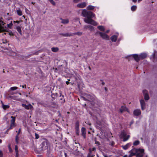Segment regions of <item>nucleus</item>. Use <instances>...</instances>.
I'll use <instances>...</instances> for the list:
<instances>
[{
  "mask_svg": "<svg viewBox=\"0 0 157 157\" xmlns=\"http://www.w3.org/2000/svg\"><path fill=\"white\" fill-rule=\"evenodd\" d=\"M82 14L83 17H86L84 19L85 23L94 26L98 25V23L92 19L95 16L92 12L88 11L84 9L82 10Z\"/></svg>",
  "mask_w": 157,
  "mask_h": 157,
  "instance_id": "f257e3e1",
  "label": "nucleus"
},
{
  "mask_svg": "<svg viewBox=\"0 0 157 157\" xmlns=\"http://www.w3.org/2000/svg\"><path fill=\"white\" fill-rule=\"evenodd\" d=\"M49 145L48 141L46 140H44L40 145V148L42 150H45L48 149Z\"/></svg>",
  "mask_w": 157,
  "mask_h": 157,
  "instance_id": "f03ea898",
  "label": "nucleus"
},
{
  "mask_svg": "<svg viewBox=\"0 0 157 157\" xmlns=\"http://www.w3.org/2000/svg\"><path fill=\"white\" fill-rule=\"evenodd\" d=\"M97 33H98L103 39L107 40H109V36L106 33L100 32H98Z\"/></svg>",
  "mask_w": 157,
  "mask_h": 157,
  "instance_id": "7ed1b4c3",
  "label": "nucleus"
},
{
  "mask_svg": "<svg viewBox=\"0 0 157 157\" xmlns=\"http://www.w3.org/2000/svg\"><path fill=\"white\" fill-rule=\"evenodd\" d=\"M137 153L136 155V157H143L144 155V150L142 149H139L137 150Z\"/></svg>",
  "mask_w": 157,
  "mask_h": 157,
  "instance_id": "20e7f679",
  "label": "nucleus"
},
{
  "mask_svg": "<svg viewBox=\"0 0 157 157\" xmlns=\"http://www.w3.org/2000/svg\"><path fill=\"white\" fill-rule=\"evenodd\" d=\"M59 35L63 37H70L73 36V33H61Z\"/></svg>",
  "mask_w": 157,
  "mask_h": 157,
  "instance_id": "39448f33",
  "label": "nucleus"
},
{
  "mask_svg": "<svg viewBox=\"0 0 157 157\" xmlns=\"http://www.w3.org/2000/svg\"><path fill=\"white\" fill-rule=\"evenodd\" d=\"M143 94L144 96V99L146 101L148 100L149 99L148 92L146 90H144L143 91Z\"/></svg>",
  "mask_w": 157,
  "mask_h": 157,
  "instance_id": "423d86ee",
  "label": "nucleus"
},
{
  "mask_svg": "<svg viewBox=\"0 0 157 157\" xmlns=\"http://www.w3.org/2000/svg\"><path fill=\"white\" fill-rule=\"evenodd\" d=\"M122 136H123L124 141H125L128 139L130 136L129 135H126V134L124 132H122L121 134Z\"/></svg>",
  "mask_w": 157,
  "mask_h": 157,
  "instance_id": "0eeeda50",
  "label": "nucleus"
},
{
  "mask_svg": "<svg viewBox=\"0 0 157 157\" xmlns=\"http://www.w3.org/2000/svg\"><path fill=\"white\" fill-rule=\"evenodd\" d=\"M11 118H12L11 120V124L10 129H12L15 126L14 122L15 120V117L13 116H11Z\"/></svg>",
  "mask_w": 157,
  "mask_h": 157,
  "instance_id": "6e6552de",
  "label": "nucleus"
},
{
  "mask_svg": "<svg viewBox=\"0 0 157 157\" xmlns=\"http://www.w3.org/2000/svg\"><path fill=\"white\" fill-rule=\"evenodd\" d=\"M86 5V2H82L78 4L76 6L78 8H82L85 7Z\"/></svg>",
  "mask_w": 157,
  "mask_h": 157,
  "instance_id": "1a4fd4ad",
  "label": "nucleus"
},
{
  "mask_svg": "<svg viewBox=\"0 0 157 157\" xmlns=\"http://www.w3.org/2000/svg\"><path fill=\"white\" fill-rule=\"evenodd\" d=\"M140 103L142 110H144L146 108V104L144 101L143 99H141L140 101Z\"/></svg>",
  "mask_w": 157,
  "mask_h": 157,
  "instance_id": "9d476101",
  "label": "nucleus"
},
{
  "mask_svg": "<svg viewBox=\"0 0 157 157\" xmlns=\"http://www.w3.org/2000/svg\"><path fill=\"white\" fill-rule=\"evenodd\" d=\"M89 101H93L95 100L96 97L94 95H91L90 94H87L86 96Z\"/></svg>",
  "mask_w": 157,
  "mask_h": 157,
  "instance_id": "9b49d317",
  "label": "nucleus"
},
{
  "mask_svg": "<svg viewBox=\"0 0 157 157\" xmlns=\"http://www.w3.org/2000/svg\"><path fill=\"white\" fill-rule=\"evenodd\" d=\"M120 111L121 113H123L124 111H126L129 113L128 109L125 106H122L120 109Z\"/></svg>",
  "mask_w": 157,
  "mask_h": 157,
  "instance_id": "f8f14e48",
  "label": "nucleus"
},
{
  "mask_svg": "<svg viewBox=\"0 0 157 157\" xmlns=\"http://www.w3.org/2000/svg\"><path fill=\"white\" fill-rule=\"evenodd\" d=\"M133 114L135 116H138L141 113V111L140 109L135 110L133 111Z\"/></svg>",
  "mask_w": 157,
  "mask_h": 157,
  "instance_id": "ddd939ff",
  "label": "nucleus"
},
{
  "mask_svg": "<svg viewBox=\"0 0 157 157\" xmlns=\"http://www.w3.org/2000/svg\"><path fill=\"white\" fill-rule=\"evenodd\" d=\"M22 106L27 109H31L33 108V106L30 104L26 105L25 104H22Z\"/></svg>",
  "mask_w": 157,
  "mask_h": 157,
  "instance_id": "4468645a",
  "label": "nucleus"
},
{
  "mask_svg": "<svg viewBox=\"0 0 157 157\" xmlns=\"http://www.w3.org/2000/svg\"><path fill=\"white\" fill-rule=\"evenodd\" d=\"M75 129L76 131V133L77 135H79V123L77 122L75 124Z\"/></svg>",
  "mask_w": 157,
  "mask_h": 157,
  "instance_id": "2eb2a0df",
  "label": "nucleus"
},
{
  "mask_svg": "<svg viewBox=\"0 0 157 157\" xmlns=\"http://www.w3.org/2000/svg\"><path fill=\"white\" fill-rule=\"evenodd\" d=\"M118 35V33L117 35H113L112 36L110 37L111 40L113 42H116L117 39Z\"/></svg>",
  "mask_w": 157,
  "mask_h": 157,
  "instance_id": "dca6fc26",
  "label": "nucleus"
},
{
  "mask_svg": "<svg viewBox=\"0 0 157 157\" xmlns=\"http://www.w3.org/2000/svg\"><path fill=\"white\" fill-rule=\"evenodd\" d=\"M84 28L86 29H88L90 31L94 30V27L90 25H85L84 27Z\"/></svg>",
  "mask_w": 157,
  "mask_h": 157,
  "instance_id": "f3484780",
  "label": "nucleus"
},
{
  "mask_svg": "<svg viewBox=\"0 0 157 157\" xmlns=\"http://www.w3.org/2000/svg\"><path fill=\"white\" fill-rule=\"evenodd\" d=\"M132 56L136 61L138 62L140 59V56H139L138 55L136 54H133Z\"/></svg>",
  "mask_w": 157,
  "mask_h": 157,
  "instance_id": "a211bd4d",
  "label": "nucleus"
},
{
  "mask_svg": "<svg viewBox=\"0 0 157 157\" xmlns=\"http://www.w3.org/2000/svg\"><path fill=\"white\" fill-rule=\"evenodd\" d=\"M81 133L82 136L84 138L86 137V128L84 127H82L81 129Z\"/></svg>",
  "mask_w": 157,
  "mask_h": 157,
  "instance_id": "6ab92c4d",
  "label": "nucleus"
},
{
  "mask_svg": "<svg viewBox=\"0 0 157 157\" xmlns=\"http://www.w3.org/2000/svg\"><path fill=\"white\" fill-rule=\"evenodd\" d=\"M140 59H143L146 57L147 55L145 53H141L140 55Z\"/></svg>",
  "mask_w": 157,
  "mask_h": 157,
  "instance_id": "aec40b11",
  "label": "nucleus"
},
{
  "mask_svg": "<svg viewBox=\"0 0 157 157\" xmlns=\"http://www.w3.org/2000/svg\"><path fill=\"white\" fill-rule=\"evenodd\" d=\"M7 27H2L0 26V33L4 32L7 31Z\"/></svg>",
  "mask_w": 157,
  "mask_h": 157,
  "instance_id": "412c9836",
  "label": "nucleus"
},
{
  "mask_svg": "<svg viewBox=\"0 0 157 157\" xmlns=\"http://www.w3.org/2000/svg\"><path fill=\"white\" fill-rule=\"evenodd\" d=\"M16 29L18 32L19 33V34L21 35H22V33L21 27L19 26H17L16 28Z\"/></svg>",
  "mask_w": 157,
  "mask_h": 157,
  "instance_id": "4be33fe9",
  "label": "nucleus"
},
{
  "mask_svg": "<svg viewBox=\"0 0 157 157\" xmlns=\"http://www.w3.org/2000/svg\"><path fill=\"white\" fill-rule=\"evenodd\" d=\"M97 28L101 31L104 32L105 31L104 27L102 25L98 26Z\"/></svg>",
  "mask_w": 157,
  "mask_h": 157,
  "instance_id": "5701e85b",
  "label": "nucleus"
},
{
  "mask_svg": "<svg viewBox=\"0 0 157 157\" xmlns=\"http://www.w3.org/2000/svg\"><path fill=\"white\" fill-rule=\"evenodd\" d=\"M52 51L54 52H57L59 50V49L57 47H52L51 48Z\"/></svg>",
  "mask_w": 157,
  "mask_h": 157,
  "instance_id": "b1692460",
  "label": "nucleus"
},
{
  "mask_svg": "<svg viewBox=\"0 0 157 157\" xmlns=\"http://www.w3.org/2000/svg\"><path fill=\"white\" fill-rule=\"evenodd\" d=\"M62 20L61 23L63 24H67L69 22V20L68 19H61Z\"/></svg>",
  "mask_w": 157,
  "mask_h": 157,
  "instance_id": "393cba45",
  "label": "nucleus"
},
{
  "mask_svg": "<svg viewBox=\"0 0 157 157\" xmlns=\"http://www.w3.org/2000/svg\"><path fill=\"white\" fill-rule=\"evenodd\" d=\"M130 146V144L128 143L124 146H122L124 150L127 149Z\"/></svg>",
  "mask_w": 157,
  "mask_h": 157,
  "instance_id": "a878e982",
  "label": "nucleus"
},
{
  "mask_svg": "<svg viewBox=\"0 0 157 157\" xmlns=\"http://www.w3.org/2000/svg\"><path fill=\"white\" fill-rule=\"evenodd\" d=\"M94 8V6L89 5L87 7V9L88 10H93Z\"/></svg>",
  "mask_w": 157,
  "mask_h": 157,
  "instance_id": "bb28decb",
  "label": "nucleus"
},
{
  "mask_svg": "<svg viewBox=\"0 0 157 157\" xmlns=\"http://www.w3.org/2000/svg\"><path fill=\"white\" fill-rule=\"evenodd\" d=\"M82 32H77L73 33V35L74 36L75 35H77L79 36H80L82 35Z\"/></svg>",
  "mask_w": 157,
  "mask_h": 157,
  "instance_id": "cd10ccee",
  "label": "nucleus"
},
{
  "mask_svg": "<svg viewBox=\"0 0 157 157\" xmlns=\"http://www.w3.org/2000/svg\"><path fill=\"white\" fill-rule=\"evenodd\" d=\"M137 9V6L135 5L132 6L131 8V10L132 11H135Z\"/></svg>",
  "mask_w": 157,
  "mask_h": 157,
  "instance_id": "c85d7f7f",
  "label": "nucleus"
},
{
  "mask_svg": "<svg viewBox=\"0 0 157 157\" xmlns=\"http://www.w3.org/2000/svg\"><path fill=\"white\" fill-rule=\"evenodd\" d=\"M4 22L0 20V26L2 27H6V26H4Z\"/></svg>",
  "mask_w": 157,
  "mask_h": 157,
  "instance_id": "c756f323",
  "label": "nucleus"
},
{
  "mask_svg": "<svg viewBox=\"0 0 157 157\" xmlns=\"http://www.w3.org/2000/svg\"><path fill=\"white\" fill-rule=\"evenodd\" d=\"M17 14L18 15L21 16L22 15V11L20 10V9L17 10Z\"/></svg>",
  "mask_w": 157,
  "mask_h": 157,
  "instance_id": "7c9ffc66",
  "label": "nucleus"
},
{
  "mask_svg": "<svg viewBox=\"0 0 157 157\" xmlns=\"http://www.w3.org/2000/svg\"><path fill=\"white\" fill-rule=\"evenodd\" d=\"M155 53L156 51H154L153 53V54L151 56V59H155Z\"/></svg>",
  "mask_w": 157,
  "mask_h": 157,
  "instance_id": "2f4dec72",
  "label": "nucleus"
},
{
  "mask_svg": "<svg viewBox=\"0 0 157 157\" xmlns=\"http://www.w3.org/2000/svg\"><path fill=\"white\" fill-rule=\"evenodd\" d=\"M140 142L138 140H136L134 142L133 144L134 146H136V145H137L139 144H140Z\"/></svg>",
  "mask_w": 157,
  "mask_h": 157,
  "instance_id": "473e14b6",
  "label": "nucleus"
},
{
  "mask_svg": "<svg viewBox=\"0 0 157 157\" xmlns=\"http://www.w3.org/2000/svg\"><path fill=\"white\" fill-rule=\"evenodd\" d=\"M2 107L4 109H5L9 108V106L7 105H4L3 104Z\"/></svg>",
  "mask_w": 157,
  "mask_h": 157,
  "instance_id": "72a5a7b5",
  "label": "nucleus"
},
{
  "mask_svg": "<svg viewBox=\"0 0 157 157\" xmlns=\"http://www.w3.org/2000/svg\"><path fill=\"white\" fill-rule=\"evenodd\" d=\"M18 140H19V137L17 135H16L15 138V141L16 143L17 144L18 143Z\"/></svg>",
  "mask_w": 157,
  "mask_h": 157,
  "instance_id": "f704fd0d",
  "label": "nucleus"
},
{
  "mask_svg": "<svg viewBox=\"0 0 157 157\" xmlns=\"http://www.w3.org/2000/svg\"><path fill=\"white\" fill-rule=\"evenodd\" d=\"M53 5H55L56 3L53 0H48Z\"/></svg>",
  "mask_w": 157,
  "mask_h": 157,
  "instance_id": "c9c22d12",
  "label": "nucleus"
},
{
  "mask_svg": "<svg viewBox=\"0 0 157 157\" xmlns=\"http://www.w3.org/2000/svg\"><path fill=\"white\" fill-rule=\"evenodd\" d=\"M17 87L16 86L12 87L10 88V89L12 90H17Z\"/></svg>",
  "mask_w": 157,
  "mask_h": 157,
  "instance_id": "e433bc0d",
  "label": "nucleus"
},
{
  "mask_svg": "<svg viewBox=\"0 0 157 157\" xmlns=\"http://www.w3.org/2000/svg\"><path fill=\"white\" fill-rule=\"evenodd\" d=\"M15 150L16 153L18 152V147L17 145L15 146Z\"/></svg>",
  "mask_w": 157,
  "mask_h": 157,
  "instance_id": "4c0bfd02",
  "label": "nucleus"
},
{
  "mask_svg": "<svg viewBox=\"0 0 157 157\" xmlns=\"http://www.w3.org/2000/svg\"><path fill=\"white\" fill-rule=\"evenodd\" d=\"M81 0H73V2L74 3H77L79 2H80Z\"/></svg>",
  "mask_w": 157,
  "mask_h": 157,
  "instance_id": "58836bf2",
  "label": "nucleus"
},
{
  "mask_svg": "<svg viewBox=\"0 0 157 157\" xmlns=\"http://www.w3.org/2000/svg\"><path fill=\"white\" fill-rule=\"evenodd\" d=\"M35 136L36 139H38L39 138V136L38 134L36 133H35Z\"/></svg>",
  "mask_w": 157,
  "mask_h": 157,
  "instance_id": "ea45409f",
  "label": "nucleus"
},
{
  "mask_svg": "<svg viewBox=\"0 0 157 157\" xmlns=\"http://www.w3.org/2000/svg\"><path fill=\"white\" fill-rule=\"evenodd\" d=\"M21 128H20L19 129V130H18V131L17 132V135H17L18 136H19L20 133V132H21Z\"/></svg>",
  "mask_w": 157,
  "mask_h": 157,
  "instance_id": "a19ab883",
  "label": "nucleus"
},
{
  "mask_svg": "<svg viewBox=\"0 0 157 157\" xmlns=\"http://www.w3.org/2000/svg\"><path fill=\"white\" fill-rule=\"evenodd\" d=\"M3 156V153L2 151L0 150V157H2Z\"/></svg>",
  "mask_w": 157,
  "mask_h": 157,
  "instance_id": "79ce46f5",
  "label": "nucleus"
},
{
  "mask_svg": "<svg viewBox=\"0 0 157 157\" xmlns=\"http://www.w3.org/2000/svg\"><path fill=\"white\" fill-rule=\"evenodd\" d=\"M154 42L155 44H157V39H155L154 40Z\"/></svg>",
  "mask_w": 157,
  "mask_h": 157,
  "instance_id": "37998d69",
  "label": "nucleus"
},
{
  "mask_svg": "<svg viewBox=\"0 0 157 157\" xmlns=\"http://www.w3.org/2000/svg\"><path fill=\"white\" fill-rule=\"evenodd\" d=\"M12 23H10L8 25V27L10 28V27H11L12 25Z\"/></svg>",
  "mask_w": 157,
  "mask_h": 157,
  "instance_id": "c03bdc74",
  "label": "nucleus"
},
{
  "mask_svg": "<svg viewBox=\"0 0 157 157\" xmlns=\"http://www.w3.org/2000/svg\"><path fill=\"white\" fill-rule=\"evenodd\" d=\"M8 34L10 35V36L13 35V33L12 32H10V33H9Z\"/></svg>",
  "mask_w": 157,
  "mask_h": 157,
  "instance_id": "a18cd8bd",
  "label": "nucleus"
},
{
  "mask_svg": "<svg viewBox=\"0 0 157 157\" xmlns=\"http://www.w3.org/2000/svg\"><path fill=\"white\" fill-rule=\"evenodd\" d=\"M13 23H17V24H19L20 23V21H14Z\"/></svg>",
  "mask_w": 157,
  "mask_h": 157,
  "instance_id": "49530a36",
  "label": "nucleus"
},
{
  "mask_svg": "<svg viewBox=\"0 0 157 157\" xmlns=\"http://www.w3.org/2000/svg\"><path fill=\"white\" fill-rule=\"evenodd\" d=\"M16 157H18V156H19L18 152L16 153Z\"/></svg>",
  "mask_w": 157,
  "mask_h": 157,
  "instance_id": "de8ad7c7",
  "label": "nucleus"
},
{
  "mask_svg": "<svg viewBox=\"0 0 157 157\" xmlns=\"http://www.w3.org/2000/svg\"><path fill=\"white\" fill-rule=\"evenodd\" d=\"M87 157H93V156L91 155L90 154H89L88 155Z\"/></svg>",
  "mask_w": 157,
  "mask_h": 157,
  "instance_id": "09e8293b",
  "label": "nucleus"
},
{
  "mask_svg": "<svg viewBox=\"0 0 157 157\" xmlns=\"http://www.w3.org/2000/svg\"><path fill=\"white\" fill-rule=\"evenodd\" d=\"M132 2L134 3H136V2L137 0H132Z\"/></svg>",
  "mask_w": 157,
  "mask_h": 157,
  "instance_id": "8fccbe9b",
  "label": "nucleus"
},
{
  "mask_svg": "<svg viewBox=\"0 0 157 157\" xmlns=\"http://www.w3.org/2000/svg\"><path fill=\"white\" fill-rule=\"evenodd\" d=\"M133 123V121H132L131 122L130 124V125L131 126Z\"/></svg>",
  "mask_w": 157,
  "mask_h": 157,
  "instance_id": "3c124183",
  "label": "nucleus"
},
{
  "mask_svg": "<svg viewBox=\"0 0 157 157\" xmlns=\"http://www.w3.org/2000/svg\"><path fill=\"white\" fill-rule=\"evenodd\" d=\"M105 90L106 91H107V88L106 87H104Z\"/></svg>",
  "mask_w": 157,
  "mask_h": 157,
  "instance_id": "603ef678",
  "label": "nucleus"
},
{
  "mask_svg": "<svg viewBox=\"0 0 157 157\" xmlns=\"http://www.w3.org/2000/svg\"><path fill=\"white\" fill-rule=\"evenodd\" d=\"M101 84H102V86H104V85H105V82H102V83H101Z\"/></svg>",
  "mask_w": 157,
  "mask_h": 157,
  "instance_id": "864d4df0",
  "label": "nucleus"
},
{
  "mask_svg": "<svg viewBox=\"0 0 157 157\" xmlns=\"http://www.w3.org/2000/svg\"><path fill=\"white\" fill-rule=\"evenodd\" d=\"M66 83L67 85H68L69 83V82L68 81H66Z\"/></svg>",
  "mask_w": 157,
  "mask_h": 157,
  "instance_id": "5fc2aeb1",
  "label": "nucleus"
},
{
  "mask_svg": "<svg viewBox=\"0 0 157 157\" xmlns=\"http://www.w3.org/2000/svg\"><path fill=\"white\" fill-rule=\"evenodd\" d=\"M109 30H107V31H106L105 33H108L109 32Z\"/></svg>",
  "mask_w": 157,
  "mask_h": 157,
  "instance_id": "6e6d98bb",
  "label": "nucleus"
},
{
  "mask_svg": "<svg viewBox=\"0 0 157 157\" xmlns=\"http://www.w3.org/2000/svg\"><path fill=\"white\" fill-rule=\"evenodd\" d=\"M24 86H25V88H26V85H25V86H22V87L23 88H24Z\"/></svg>",
  "mask_w": 157,
  "mask_h": 157,
  "instance_id": "4d7b16f0",
  "label": "nucleus"
},
{
  "mask_svg": "<svg viewBox=\"0 0 157 157\" xmlns=\"http://www.w3.org/2000/svg\"><path fill=\"white\" fill-rule=\"evenodd\" d=\"M142 0H138V3L140 2V1H142Z\"/></svg>",
  "mask_w": 157,
  "mask_h": 157,
  "instance_id": "13d9d810",
  "label": "nucleus"
},
{
  "mask_svg": "<svg viewBox=\"0 0 157 157\" xmlns=\"http://www.w3.org/2000/svg\"><path fill=\"white\" fill-rule=\"evenodd\" d=\"M31 3L32 4H35V2H31Z\"/></svg>",
  "mask_w": 157,
  "mask_h": 157,
  "instance_id": "bf43d9fd",
  "label": "nucleus"
},
{
  "mask_svg": "<svg viewBox=\"0 0 157 157\" xmlns=\"http://www.w3.org/2000/svg\"><path fill=\"white\" fill-rule=\"evenodd\" d=\"M104 157H107V156L106 155H104Z\"/></svg>",
  "mask_w": 157,
  "mask_h": 157,
  "instance_id": "052dcab7",
  "label": "nucleus"
},
{
  "mask_svg": "<svg viewBox=\"0 0 157 157\" xmlns=\"http://www.w3.org/2000/svg\"><path fill=\"white\" fill-rule=\"evenodd\" d=\"M88 124L89 125H91V124L90 123H88Z\"/></svg>",
  "mask_w": 157,
  "mask_h": 157,
  "instance_id": "680f3d73",
  "label": "nucleus"
},
{
  "mask_svg": "<svg viewBox=\"0 0 157 157\" xmlns=\"http://www.w3.org/2000/svg\"><path fill=\"white\" fill-rule=\"evenodd\" d=\"M2 142V140H1L0 139V143H1Z\"/></svg>",
  "mask_w": 157,
  "mask_h": 157,
  "instance_id": "e2e57ef3",
  "label": "nucleus"
},
{
  "mask_svg": "<svg viewBox=\"0 0 157 157\" xmlns=\"http://www.w3.org/2000/svg\"><path fill=\"white\" fill-rule=\"evenodd\" d=\"M89 69L90 70H91V68L90 67H89Z\"/></svg>",
  "mask_w": 157,
  "mask_h": 157,
  "instance_id": "0e129e2a",
  "label": "nucleus"
},
{
  "mask_svg": "<svg viewBox=\"0 0 157 157\" xmlns=\"http://www.w3.org/2000/svg\"><path fill=\"white\" fill-rule=\"evenodd\" d=\"M93 151L94 150H95V148H93Z\"/></svg>",
  "mask_w": 157,
  "mask_h": 157,
  "instance_id": "69168bd1",
  "label": "nucleus"
},
{
  "mask_svg": "<svg viewBox=\"0 0 157 157\" xmlns=\"http://www.w3.org/2000/svg\"><path fill=\"white\" fill-rule=\"evenodd\" d=\"M85 123H86L87 124H88V123H89L88 122H85Z\"/></svg>",
  "mask_w": 157,
  "mask_h": 157,
  "instance_id": "338daca9",
  "label": "nucleus"
},
{
  "mask_svg": "<svg viewBox=\"0 0 157 157\" xmlns=\"http://www.w3.org/2000/svg\"><path fill=\"white\" fill-rule=\"evenodd\" d=\"M22 17H23L24 18H25V17L24 15L22 16Z\"/></svg>",
  "mask_w": 157,
  "mask_h": 157,
  "instance_id": "774afa93",
  "label": "nucleus"
}]
</instances>
